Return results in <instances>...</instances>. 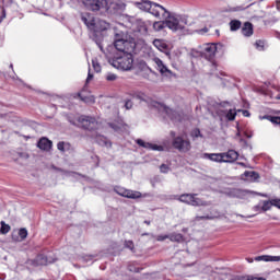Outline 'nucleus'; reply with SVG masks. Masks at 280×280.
<instances>
[{
  "instance_id": "f257e3e1",
  "label": "nucleus",
  "mask_w": 280,
  "mask_h": 280,
  "mask_svg": "<svg viewBox=\"0 0 280 280\" xmlns=\"http://www.w3.org/2000/svg\"><path fill=\"white\" fill-rule=\"evenodd\" d=\"M114 47L116 54H133L137 47L135 38L126 37L121 33H116L114 36Z\"/></svg>"
},
{
  "instance_id": "f03ea898",
  "label": "nucleus",
  "mask_w": 280,
  "mask_h": 280,
  "mask_svg": "<svg viewBox=\"0 0 280 280\" xmlns=\"http://www.w3.org/2000/svg\"><path fill=\"white\" fill-rule=\"evenodd\" d=\"M109 65L121 71H130L135 65V57H132V52H116L109 58Z\"/></svg>"
},
{
  "instance_id": "7ed1b4c3",
  "label": "nucleus",
  "mask_w": 280,
  "mask_h": 280,
  "mask_svg": "<svg viewBox=\"0 0 280 280\" xmlns=\"http://www.w3.org/2000/svg\"><path fill=\"white\" fill-rule=\"evenodd\" d=\"M165 19V25L172 32H183L187 27V15L167 12Z\"/></svg>"
},
{
  "instance_id": "20e7f679",
  "label": "nucleus",
  "mask_w": 280,
  "mask_h": 280,
  "mask_svg": "<svg viewBox=\"0 0 280 280\" xmlns=\"http://www.w3.org/2000/svg\"><path fill=\"white\" fill-rule=\"evenodd\" d=\"M81 21L84 22L86 27L94 32V36H97V34H101V32H106L108 27H110V24H108L104 20H95L93 16L86 14L81 16Z\"/></svg>"
},
{
  "instance_id": "39448f33",
  "label": "nucleus",
  "mask_w": 280,
  "mask_h": 280,
  "mask_svg": "<svg viewBox=\"0 0 280 280\" xmlns=\"http://www.w3.org/2000/svg\"><path fill=\"white\" fill-rule=\"evenodd\" d=\"M126 10V3L121 0H106L105 11L107 14H117V12H124Z\"/></svg>"
},
{
  "instance_id": "423d86ee",
  "label": "nucleus",
  "mask_w": 280,
  "mask_h": 280,
  "mask_svg": "<svg viewBox=\"0 0 280 280\" xmlns=\"http://www.w3.org/2000/svg\"><path fill=\"white\" fill-rule=\"evenodd\" d=\"M83 4L92 12H104L106 8V0H83Z\"/></svg>"
},
{
  "instance_id": "0eeeda50",
  "label": "nucleus",
  "mask_w": 280,
  "mask_h": 280,
  "mask_svg": "<svg viewBox=\"0 0 280 280\" xmlns=\"http://www.w3.org/2000/svg\"><path fill=\"white\" fill-rule=\"evenodd\" d=\"M173 148L178 150V152H189V150H191V142L189 140H185L180 136H177L173 139Z\"/></svg>"
},
{
  "instance_id": "6e6552de",
  "label": "nucleus",
  "mask_w": 280,
  "mask_h": 280,
  "mask_svg": "<svg viewBox=\"0 0 280 280\" xmlns=\"http://www.w3.org/2000/svg\"><path fill=\"white\" fill-rule=\"evenodd\" d=\"M149 106L151 108H158V110H163L164 113H166V115L170 117V119L174 120V119H177V117H178V114L174 109H172L156 101H151L149 103Z\"/></svg>"
},
{
  "instance_id": "1a4fd4ad",
  "label": "nucleus",
  "mask_w": 280,
  "mask_h": 280,
  "mask_svg": "<svg viewBox=\"0 0 280 280\" xmlns=\"http://www.w3.org/2000/svg\"><path fill=\"white\" fill-rule=\"evenodd\" d=\"M255 191L250 190H244L240 188H232L226 191V195L230 196V198H241L242 200H246V198H250Z\"/></svg>"
},
{
  "instance_id": "9d476101",
  "label": "nucleus",
  "mask_w": 280,
  "mask_h": 280,
  "mask_svg": "<svg viewBox=\"0 0 280 280\" xmlns=\"http://www.w3.org/2000/svg\"><path fill=\"white\" fill-rule=\"evenodd\" d=\"M167 9H165L163 5L156 3V2H151V8L149 9V14H152V16H155V19H165L167 15Z\"/></svg>"
},
{
  "instance_id": "9b49d317",
  "label": "nucleus",
  "mask_w": 280,
  "mask_h": 280,
  "mask_svg": "<svg viewBox=\"0 0 280 280\" xmlns=\"http://www.w3.org/2000/svg\"><path fill=\"white\" fill-rule=\"evenodd\" d=\"M179 202H185V205H191L192 207H200L205 205L201 199L196 198V195L184 194L178 198Z\"/></svg>"
},
{
  "instance_id": "f8f14e48",
  "label": "nucleus",
  "mask_w": 280,
  "mask_h": 280,
  "mask_svg": "<svg viewBox=\"0 0 280 280\" xmlns=\"http://www.w3.org/2000/svg\"><path fill=\"white\" fill-rule=\"evenodd\" d=\"M114 190L118 194V196H122V198H130L131 200L141 198V192L137 190H130L124 187H116Z\"/></svg>"
},
{
  "instance_id": "ddd939ff",
  "label": "nucleus",
  "mask_w": 280,
  "mask_h": 280,
  "mask_svg": "<svg viewBox=\"0 0 280 280\" xmlns=\"http://www.w3.org/2000/svg\"><path fill=\"white\" fill-rule=\"evenodd\" d=\"M153 62L155 65L156 70L161 73V75H172V70H170L167 66H165L161 58L154 57Z\"/></svg>"
},
{
  "instance_id": "4468645a",
  "label": "nucleus",
  "mask_w": 280,
  "mask_h": 280,
  "mask_svg": "<svg viewBox=\"0 0 280 280\" xmlns=\"http://www.w3.org/2000/svg\"><path fill=\"white\" fill-rule=\"evenodd\" d=\"M215 51H218V47L214 44H207L202 49V56L206 60H213L215 56Z\"/></svg>"
},
{
  "instance_id": "2eb2a0df",
  "label": "nucleus",
  "mask_w": 280,
  "mask_h": 280,
  "mask_svg": "<svg viewBox=\"0 0 280 280\" xmlns=\"http://www.w3.org/2000/svg\"><path fill=\"white\" fill-rule=\"evenodd\" d=\"M79 121L80 124H82L83 128H85L86 130H93V128H95L97 124L95 118L89 117V116H81L79 118Z\"/></svg>"
},
{
  "instance_id": "dca6fc26",
  "label": "nucleus",
  "mask_w": 280,
  "mask_h": 280,
  "mask_svg": "<svg viewBox=\"0 0 280 280\" xmlns=\"http://www.w3.org/2000/svg\"><path fill=\"white\" fill-rule=\"evenodd\" d=\"M136 143H138V145H140L141 148H145L147 150H154L158 152H163V147L159 145V144H152L150 142H145L142 139H138L136 141Z\"/></svg>"
},
{
  "instance_id": "f3484780",
  "label": "nucleus",
  "mask_w": 280,
  "mask_h": 280,
  "mask_svg": "<svg viewBox=\"0 0 280 280\" xmlns=\"http://www.w3.org/2000/svg\"><path fill=\"white\" fill-rule=\"evenodd\" d=\"M240 153L235 150H229L228 152L222 153L223 163H235V160L238 159Z\"/></svg>"
},
{
  "instance_id": "a211bd4d",
  "label": "nucleus",
  "mask_w": 280,
  "mask_h": 280,
  "mask_svg": "<svg viewBox=\"0 0 280 280\" xmlns=\"http://www.w3.org/2000/svg\"><path fill=\"white\" fill-rule=\"evenodd\" d=\"M203 159H208L209 161H212L213 163H224L222 153H203Z\"/></svg>"
},
{
  "instance_id": "6ab92c4d",
  "label": "nucleus",
  "mask_w": 280,
  "mask_h": 280,
  "mask_svg": "<svg viewBox=\"0 0 280 280\" xmlns=\"http://www.w3.org/2000/svg\"><path fill=\"white\" fill-rule=\"evenodd\" d=\"M51 140L47 138H42L37 143V148H39V150H44L45 152H49L51 150Z\"/></svg>"
},
{
  "instance_id": "aec40b11",
  "label": "nucleus",
  "mask_w": 280,
  "mask_h": 280,
  "mask_svg": "<svg viewBox=\"0 0 280 280\" xmlns=\"http://www.w3.org/2000/svg\"><path fill=\"white\" fill-rule=\"evenodd\" d=\"M136 8L139 10H142L143 12H150V9L152 8V1L150 0H142L135 2Z\"/></svg>"
},
{
  "instance_id": "412c9836",
  "label": "nucleus",
  "mask_w": 280,
  "mask_h": 280,
  "mask_svg": "<svg viewBox=\"0 0 280 280\" xmlns=\"http://www.w3.org/2000/svg\"><path fill=\"white\" fill-rule=\"evenodd\" d=\"M257 178H259V174L255 171H246L243 175H242V179L243 180H249L250 183L257 180Z\"/></svg>"
},
{
  "instance_id": "4be33fe9",
  "label": "nucleus",
  "mask_w": 280,
  "mask_h": 280,
  "mask_svg": "<svg viewBox=\"0 0 280 280\" xmlns=\"http://www.w3.org/2000/svg\"><path fill=\"white\" fill-rule=\"evenodd\" d=\"M78 95L81 102H84L85 104H95V96L91 94H84V92H80Z\"/></svg>"
},
{
  "instance_id": "5701e85b",
  "label": "nucleus",
  "mask_w": 280,
  "mask_h": 280,
  "mask_svg": "<svg viewBox=\"0 0 280 280\" xmlns=\"http://www.w3.org/2000/svg\"><path fill=\"white\" fill-rule=\"evenodd\" d=\"M255 261H280V256L262 255L254 258Z\"/></svg>"
},
{
  "instance_id": "b1692460",
  "label": "nucleus",
  "mask_w": 280,
  "mask_h": 280,
  "mask_svg": "<svg viewBox=\"0 0 280 280\" xmlns=\"http://www.w3.org/2000/svg\"><path fill=\"white\" fill-rule=\"evenodd\" d=\"M242 34L243 36H253V24L246 22L242 27Z\"/></svg>"
},
{
  "instance_id": "393cba45",
  "label": "nucleus",
  "mask_w": 280,
  "mask_h": 280,
  "mask_svg": "<svg viewBox=\"0 0 280 280\" xmlns=\"http://www.w3.org/2000/svg\"><path fill=\"white\" fill-rule=\"evenodd\" d=\"M168 240L171 242H177L178 244H180V242H185V237L180 233L168 234Z\"/></svg>"
},
{
  "instance_id": "a878e982",
  "label": "nucleus",
  "mask_w": 280,
  "mask_h": 280,
  "mask_svg": "<svg viewBox=\"0 0 280 280\" xmlns=\"http://www.w3.org/2000/svg\"><path fill=\"white\" fill-rule=\"evenodd\" d=\"M153 45L154 47H156V49H159L160 51H164V49H167V44H165V42L161 40V39H154L153 40Z\"/></svg>"
},
{
  "instance_id": "bb28decb",
  "label": "nucleus",
  "mask_w": 280,
  "mask_h": 280,
  "mask_svg": "<svg viewBox=\"0 0 280 280\" xmlns=\"http://www.w3.org/2000/svg\"><path fill=\"white\" fill-rule=\"evenodd\" d=\"M165 27H167V24H165V19L164 21L153 23V30L155 32H162V30H165Z\"/></svg>"
},
{
  "instance_id": "cd10ccee",
  "label": "nucleus",
  "mask_w": 280,
  "mask_h": 280,
  "mask_svg": "<svg viewBox=\"0 0 280 280\" xmlns=\"http://www.w3.org/2000/svg\"><path fill=\"white\" fill-rule=\"evenodd\" d=\"M230 27L232 32H237L242 27V22L240 20H232L230 22Z\"/></svg>"
},
{
  "instance_id": "c85d7f7f",
  "label": "nucleus",
  "mask_w": 280,
  "mask_h": 280,
  "mask_svg": "<svg viewBox=\"0 0 280 280\" xmlns=\"http://www.w3.org/2000/svg\"><path fill=\"white\" fill-rule=\"evenodd\" d=\"M71 148V144L67 143V142H58L57 144V150H59V152H67L69 149Z\"/></svg>"
},
{
  "instance_id": "c756f323",
  "label": "nucleus",
  "mask_w": 280,
  "mask_h": 280,
  "mask_svg": "<svg viewBox=\"0 0 280 280\" xmlns=\"http://www.w3.org/2000/svg\"><path fill=\"white\" fill-rule=\"evenodd\" d=\"M235 117H237V112L235 109H230L228 113H226V119L229 121H235Z\"/></svg>"
},
{
  "instance_id": "7c9ffc66",
  "label": "nucleus",
  "mask_w": 280,
  "mask_h": 280,
  "mask_svg": "<svg viewBox=\"0 0 280 280\" xmlns=\"http://www.w3.org/2000/svg\"><path fill=\"white\" fill-rule=\"evenodd\" d=\"M96 141L98 145H105L106 148H110V142L104 137H98Z\"/></svg>"
},
{
  "instance_id": "2f4dec72",
  "label": "nucleus",
  "mask_w": 280,
  "mask_h": 280,
  "mask_svg": "<svg viewBox=\"0 0 280 280\" xmlns=\"http://www.w3.org/2000/svg\"><path fill=\"white\" fill-rule=\"evenodd\" d=\"M272 207V199H270L269 201H262L261 211H270Z\"/></svg>"
},
{
  "instance_id": "473e14b6",
  "label": "nucleus",
  "mask_w": 280,
  "mask_h": 280,
  "mask_svg": "<svg viewBox=\"0 0 280 280\" xmlns=\"http://www.w3.org/2000/svg\"><path fill=\"white\" fill-rule=\"evenodd\" d=\"M0 233H2V235H5L7 233H10V225L5 224V222L2 221Z\"/></svg>"
},
{
  "instance_id": "72a5a7b5",
  "label": "nucleus",
  "mask_w": 280,
  "mask_h": 280,
  "mask_svg": "<svg viewBox=\"0 0 280 280\" xmlns=\"http://www.w3.org/2000/svg\"><path fill=\"white\" fill-rule=\"evenodd\" d=\"M92 67L96 73H100L102 71V66L95 59L92 60Z\"/></svg>"
},
{
  "instance_id": "f704fd0d",
  "label": "nucleus",
  "mask_w": 280,
  "mask_h": 280,
  "mask_svg": "<svg viewBox=\"0 0 280 280\" xmlns=\"http://www.w3.org/2000/svg\"><path fill=\"white\" fill-rule=\"evenodd\" d=\"M237 280H266L265 278H257L253 276H241L237 278Z\"/></svg>"
},
{
  "instance_id": "c9c22d12",
  "label": "nucleus",
  "mask_w": 280,
  "mask_h": 280,
  "mask_svg": "<svg viewBox=\"0 0 280 280\" xmlns=\"http://www.w3.org/2000/svg\"><path fill=\"white\" fill-rule=\"evenodd\" d=\"M106 80H107V82H115V80H117V74L108 72L106 74Z\"/></svg>"
},
{
  "instance_id": "e433bc0d",
  "label": "nucleus",
  "mask_w": 280,
  "mask_h": 280,
  "mask_svg": "<svg viewBox=\"0 0 280 280\" xmlns=\"http://www.w3.org/2000/svg\"><path fill=\"white\" fill-rule=\"evenodd\" d=\"M19 236L21 237V240H25L27 237V229L25 228L20 229Z\"/></svg>"
},
{
  "instance_id": "4c0bfd02",
  "label": "nucleus",
  "mask_w": 280,
  "mask_h": 280,
  "mask_svg": "<svg viewBox=\"0 0 280 280\" xmlns=\"http://www.w3.org/2000/svg\"><path fill=\"white\" fill-rule=\"evenodd\" d=\"M267 119H269L271 124H278V125H280V117H279V116H275V117H272V116H267Z\"/></svg>"
},
{
  "instance_id": "58836bf2",
  "label": "nucleus",
  "mask_w": 280,
  "mask_h": 280,
  "mask_svg": "<svg viewBox=\"0 0 280 280\" xmlns=\"http://www.w3.org/2000/svg\"><path fill=\"white\" fill-rule=\"evenodd\" d=\"M191 137L194 139H198V137H201L202 138V133H200V129H195L191 131Z\"/></svg>"
},
{
  "instance_id": "ea45409f",
  "label": "nucleus",
  "mask_w": 280,
  "mask_h": 280,
  "mask_svg": "<svg viewBox=\"0 0 280 280\" xmlns=\"http://www.w3.org/2000/svg\"><path fill=\"white\" fill-rule=\"evenodd\" d=\"M125 247L129 248V250H135V243L132 241H126Z\"/></svg>"
},
{
  "instance_id": "a19ab883",
  "label": "nucleus",
  "mask_w": 280,
  "mask_h": 280,
  "mask_svg": "<svg viewBox=\"0 0 280 280\" xmlns=\"http://www.w3.org/2000/svg\"><path fill=\"white\" fill-rule=\"evenodd\" d=\"M133 97H136V100L145 101V94H143L141 92L135 93Z\"/></svg>"
},
{
  "instance_id": "79ce46f5",
  "label": "nucleus",
  "mask_w": 280,
  "mask_h": 280,
  "mask_svg": "<svg viewBox=\"0 0 280 280\" xmlns=\"http://www.w3.org/2000/svg\"><path fill=\"white\" fill-rule=\"evenodd\" d=\"M160 172H162V174H167V172H170V166H167L166 164H162L160 166Z\"/></svg>"
},
{
  "instance_id": "37998d69",
  "label": "nucleus",
  "mask_w": 280,
  "mask_h": 280,
  "mask_svg": "<svg viewBox=\"0 0 280 280\" xmlns=\"http://www.w3.org/2000/svg\"><path fill=\"white\" fill-rule=\"evenodd\" d=\"M165 240H170V234L167 235H158L156 241L158 242H165Z\"/></svg>"
},
{
  "instance_id": "c03bdc74",
  "label": "nucleus",
  "mask_w": 280,
  "mask_h": 280,
  "mask_svg": "<svg viewBox=\"0 0 280 280\" xmlns=\"http://www.w3.org/2000/svg\"><path fill=\"white\" fill-rule=\"evenodd\" d=\"M255 46L259 50L264 49V40H261V39L256 40Z\"/></svg>"
},
{
  "instance_id": "a18cd8bd",
  "label": "nucleus",
  "mask_w": 280,
  "mask_h": 280,
  "mask_svg": "<svg viewBox=\"0 0 280 280\" xmlns=\"http://www.w3.org/2000/svg\"><path fill=\"white\" fill-rule=\"evenodd\" d=\"M271 205L273 207H277L278 209H280V199H271Z\"/></svg>"
},
{
  "instance_id": "49530a36",
  "label": "nucleus",
  "mask_w": 280,
  "mask_h": 280,
  "mask_svg": "<svg viewBox=\"0 0 280 280\" xmlns=\"http://www.w3.org/2000/svg\"><path fill=\"white\" fill-rule=\"evenodd\" d=\"M125 108H126L127 110H130V108H132V101H126V103H125Z\"/></svg>"
},
{
  "instance_id": "de8ad7c7",
  "label": "nucleus",
  "mask_w": 280,
  "mask_h": 280,
  "mask_svg": "<svg viewBox=\"0 0 280 280\" xmlns=\"http://www.w3.org/2000/svg\"><path fill=\"white\" fill-rule=\"evenodd\" d=\"M37 259L40 260L39 264H40L42 266H43V265L46 266V264H47V258H45V257H38Z\"/></svg>"
},
{
  "instance_id": "09e8293b",
  "label": "nucleus",
  "mask_w": 280,
  "mask_h": 280,
  "mask_svg": "<svg viewBox=\"0 0 280 280\" xmlns=\"http://www.w3.org/2000/svg\"><path fill=\"white\" fill-rule=\"evenodd\" d=\"M238 113H243L244 117H250V112L249 110L238 109Z\"/></svg>"
},
{
  "instance_id": "8fccbe9b",
  "label": "nucleus",
  "mask_w": 280,
  "mask_h": 280,
  "mask_svg": "<svg viewBox=\"0 0 280 280\" xmlns=\"http://www.w3.org/2000/svg\"><path fill=\"white\" fill-rule=\"evenodd\" d=\"M91 80H93V74H91V72H89L88 78H86V84H89V82H91Z\"/></svg>"
},
{
  "instance_id": "3c124183",
  "label": "nucleus",
  "mask_w": 280,
  "mask_h": 280,
  "mask_svg": "<svg viewBox=\"0 0 280 280\" xmlns=\"http://www.w3.org/2000/svg\"><path fill=\"white\" fill-rule=\"evenodd\" d=\"M197 220H211V217H197Z\"/></svg>"
},
{
  "instance_id": "603ef678",
  "label": "nucleus",
  "mask_w": 280,
  "mask_h": 280,
  "mask_svg": "<svg viewBox=\"0 0 280 280\" xmlns=\"http://www.w3.org/2000/svg\"><path fill=\"white\" fill-rule=\"evenodd\" d=\"M144 71H145V73H150L152 70L150 69V67L144 66Z\"/></svg>"
},
{
  "instance_id": "864d4df0",
  "label": "nucleus",
  "mask_w": 280,
  "mask_h": 280,
  "mask_svg": "<svg viewBox=\"0 0 280 280\" xmlns=\"http://www.w3.org/2000/svg\"><path fill=\"white\" fill-rule=\"evenodd\" d=\"M248 264H253V258H247Z\"/></svg>"
},
{
  "instance_id": "5fc2aeb1",
  "label": "nucleus",
  "mask_w": 280,
  "mask_h": 280,
  "mask_svg": "<svg viewBox=\"0 0 280 280\" xmlns=\"http://www.w3.org/2000/svg\"><path fill=\"white\" fill-rule=\"evenodd\" d=\"M97 46L100 47L101 51H102V49H104V48L102 47V44L97 43Z\"/></svg>"
},
{
  "instance_id": "6e6d98bb",
  "label": "nucleus",
  "mask_w": 280,
  "mask_h": 280,
  "mask_svg": "<svg viewBox=\"0 0 280 280\" xmlns=\"http://www.w3.org/2000/svg\"><path fill=\"white\" fill-rule=\"evenodd\" d=\"M144 224H147L148 226H150V221H144Z\"/></svg>"
},
{
  "instance_id": "4d7b16f0",
  "label": "nucleus",
  "mask_w": 280,
  "mask_h": 280,
  "mask_svg": "<svg viewBox=\"0 0 280 280\" xmlns=\"http://www.w3.org/2000/svg\"><path fill=\"white\" fill-rule=\"evenodd\" d=\"M237 10H244V8H242V7H238L237 9H235V11H237Z\"/></svg>"
},
{
  "instance_id": "13d9d810",
  "label": "nucleus",
  "mask_w": 280,
  "mask_h": 280,
  "mask_svg": "<svg viewBox=\"0 0 280 280\" xmlns=\"http://www.w3.org/2000/svg\"><path fill=\"white\" fill-rule=\"evenodd\" d=\"M143 32H148V27L144 26V27H143Z\"/></svg>"
},
{
  "instance_id": "bf43d9fd",
  "label": "nucleus",
  "mask_w": 280,
  "mask_h": 280,
  "mask_svg": "<svg viewBox=\"0 0 280 280\" xmlns=\"http://www.w3.org/2000/svg\"><path fill=\"white\" fill-rule=\"evenodd\" d=\"M276 100H280V95H277V96H276Z\"/></svg>"
},
{
  "instance_id": "052dcab7",
  "label": "nucleus",
  "mask_w": 280,
  "mask_h": 280,
  "mask_svg": "<svg viewBox=\"0 0 280 280\" xmlns=\"http://www.w3.org/2000/svg\"><path fill=\"white\" fill-rule=\"evenodd\" d=\"M202 32H208V30H207V28H203Z\"/></svg>"
},
{
  "instance_id": "680f3d73",
  "label": "nucleus",
  "mask_w": 280,
  "mask_h": 280,
  "mask_svg": "<svg viewBox=\"0 0 280 280\" xmlns=\"http://www.w3.org/2000/svg\"><path fill=\"white\" fill-rule=\"evenodd\" d=\"M13 67H14V66L11 63V65H10V68L13 69Z\"/></svg>"
},
{
  "instance_id": "e2e57ef3",
  "label": "nucleus",
  "mask_w": 280,
  "mask_h": 280,
  "mask_svg": "<svg viewBox=\"0 0 280 280\" xmlns=\"http://www.w3.org/2000/svg\"><path fill=\"white\" fill-rule=\"evenodd\" d=\"M142 235H150V233H144V234H142Z\"/></svg>"
},
{
  "instance_id": "0e129e2a",
  "label": "nucleus",
  "mask_w": 280,
  "mask_h": 280,
  "mask_svg": "<svg viewBox=\"0 0 280 280\" xmlns=\"http://www.w3.org/2000/svg\"><path fill=\"white\" fill-rule=\"evenodd\" d=\"M0 117H3V115L0 114Z\"/></svg>"
}]
</instances>
